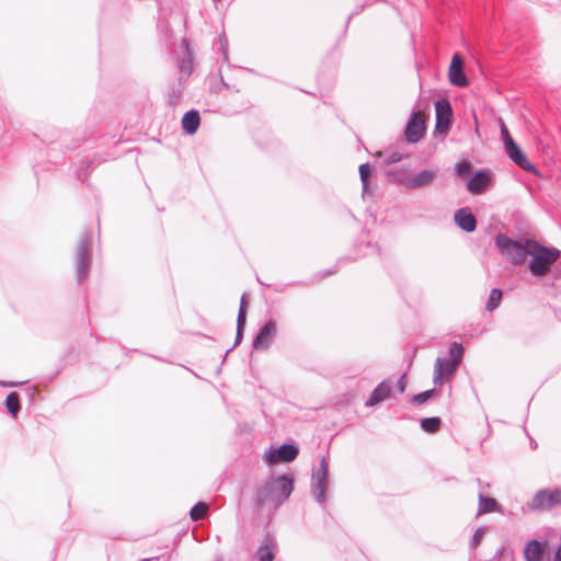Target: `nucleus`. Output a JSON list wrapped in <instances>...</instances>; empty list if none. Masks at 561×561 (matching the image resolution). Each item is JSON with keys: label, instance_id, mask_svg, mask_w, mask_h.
<instances>
[{"label": "nucleus", "instance_id": "e433bc0d", "mask_svg": "<svg viewBox=\"0 0 561 561\" xmlns=\"http://www.w3.org/2000/svg\"><path fill=\"white\" fill-rule=\"evenodd\" d=\"M219 41H220V48L222 50L224 58L227 59V57H228V54H227L228 41H227L226 36H221L219 38Z\"/></svg>", "mask_w": 561, "mask_h": 561}, {"label": "nucleus", "instance_id": "39448f33", "mask_svg": "<svg viewBox=\"0 0 561 561\" xmlns=\"http://www.w3.org/2000/svg\"><path fill=\"white\" fill-rule=\"evenodd\" d=\"M92 260V234L82 233L76 252V275L77 282L81 284L89 275Z\"/></svg>", "mask_w": 561, "mask_h": 561}, {"label": "nucleus", "instance_id": "6ab92c4d", "mask_svg": "<svg viewBox=\"0 0 561 561\" xmlns=\"http://www.w3.org/2000/svg\"><path fill=\"white\" fill-rule=\"evenodd\" d=\"M201 124V116L198 111L191 110L182 117V128L187 135H193L197 131Z\"/></svg>", "mask_w": 561, "mask_h": 561}, {"label": "nucleus", "instance_id": "dca6fc26", "mask_svg": "<svg viewBox=\"0 0 561 561\" xmlns=\"http://www.w3.org/2000/svg\"><path fill=\"white\" fill-rule=\"evenodd\" d=\"M456 225L466 232H472L477 228V219L469 208H460L454 215Z\"/></svg>", "mask_w": 561, "mask_h": 561}, {"label": "nucleus", "instance_id": "7ed1b4c3", "mask_svg": "<svg viewBox=\"0 0 561 561\" xmlns=\"http://www.w3.org/2000/svg\"><path fill=\"white\" fill-rule=\"evenodd\" d=\"M463 347L454 343L449 347V358L437 357L434 366L433 381L435 385L443 383L445 378L453 376L462 360Z\"/></svg>", "mask_w": 561, "mask_h": 561}, {"label": "nucleus", "instance_id": "0eeeda50", "mask_svg": "<svg viewBox=\"0 0 561 561\" xmlns=\"http://www.w3.org/2000/svg\"><path fill=\"white\" fill-rule=\"evenodd\" d=\"M561 504V489H541L533 496L529 508L533 511H550Z\"/></svg>", "mask_w": 561, "mask_h": 561}, {"label": "nucleus", "instance_id": "2eb2a0df", "mask_svg": "<svg viewBox=\"0 0 561 561\" xmlns=\"http://www.w3.org/2000/svg\"><path fill=\"white\" fill-rule=\"evenodd\" d=\"M504 148L508 158L520 169L525 171H531L535 169V167L527 159V157L524 154V152L520 150V148L515 141L510 142V145L505 146Z\"/></svg>", "mask_w": 561, "mask_h": 561}, {"label": "nucleus", "instance_id": "1a4fd4ad", "mask_svg": "<svg viewBox=\"0 0 561 561\" xmlns=\"http://www.w3.org/2000/svg\"><path fill=\"white\" fill-rule=\"evenodd\" d=\"M425 121L419 112H413L405 125L404 136L410 144L419 142L425 135Z\"/></svg>", "mask_w": 561, "mask_h": 561}, {"label": "nucleus", "instance_id": "f704fd0d", "mask_svg": "<svg viewBox=\"0 0 561 561\" xmlns=\"http://www.w3.org/2000/svg\"><path fill=\"white\" fill-rule=\"evenodd\" d=\"M247 308H248V300H247V295L243 294L241 296V300H240V308H239V311H238V314H240L242 311L244 313V320H247Z\"/></svg>", "mask_w": 561, "mask_h": 561}, {"label": "nucleus", "instance_id": "ddd939ff", "mask_svg": "<svg viewBox=\"0 0 561 561\" xmlns=\"http://www.w3.org/2000/svg\"><path fill=\"white\" fill-rule=\"evenodd\" d=\"M548 543L546 541H538L533 539L528 541L524 549V557L526 561H550L547 554Z\"/></svg>", "mask_w": 561, "mask_h": 561}, {"label": "nucleus", "instance_id": "4c0bfd02", "mask_svg": "<svg viewBox=\"0 0 561 561\" xmlns=\"http://www.w3.org/2000/svg\"><path fill=\"white\" fill-rule=\"evenodd\" d=\"M363 9H364V7H358V8H356V10H355V11H353V12L350 14V16H348V21H350V20H351V18H352V16H354L355 14H358L359 12H362V11H363Z\"/></svg>", "mask_w": 561, "mask_h": 561}, {"label": "nucleus", "instance_id": "f257e3e1", "mask_svg": "<svg viewBox=\"0 0 561 561\" xmlns=\"http://www.w3.org/2000/svg\"><path fill=\"white\" fill-rule=\"evenodd\" d=\"M293 491L294 481L290 477L286 474L272 477L257 488L254 496L255 508L263 511L265 506H270L276 510L290 496Z\"/></svg>", "mask_w": 561, "mask_h": 561}, {"label": "nucleus", "instance_id": "9d476101", "mask_svg": "<svg viewBox=\"0 0 561 561\" xmlns=\"http://www.w3.org/2000/svg\"><path fill=\"white\" fill-rule=\"evenodd\" d=\"M277 328L273 320H268L262 325L253 339L252 346L256 351H266L276 336Z\"/></svg>", "mask_w": 561, "mask_h": 561}, {"label": "nucleus", "instance_id": "bb28decb", "mask_svg": "<svg viewBox=\"0 0 561 561\" xmlns=\"http://www.w3.org/2000/svg\"><path fill=\"white\" fill-rule=\"evenodd\" d=\"M208 505L204 502L196 503L190 512V516L193 520H201L204 518L207 512Z\"/></svg>", "mask_w": 561, "mask_h": 561}, {"label": "nucleus", "instance_id": "423d86ee", "mask_svg": "<svg viewBox=\"0 0 561 561\" xmlns=\"http://www.w3.org/2000/svg\"><path fill=\"white\" fill-rule=\"evenodd\" d=\"M329 484V465L325 457H322L318 468L312 469L311 476V493L314 500L324 505L327 501V490Z\"/></svg>", "mask_w": 561, "mask_h": 561}, {"label": "nucleus", "instance_id": "9b49d317", "mask_svg": "<svg viewBox=\"0 0 561 561\" xmlns=\"http://www.w3.org/2000/svg\"><path fill=\"white\" fill-rule=\"evenodd\" d=\"M437 176L436 169H424L420 172L407 176L403 185L409 190H416L433 183Z\"/></svg>", "mask_w": 561, "mask_h": 561}, {"label": "nucleus", "instance_id": "473e14b6", "mask_svg": "<svg viewBox=\"0 0 561 561\" xmlns=\"http://www.w3.org/2000/svg\"><path fill=\"white\" fill-rule=\"evenodd\" d=\"M182 95V85H180L178 89H172L170 92V103H176Z\"/></svg>", "mask_w": 561, "mask_h": 561}, {"label": "nucleus", "instance_id": "f3484780", "mask_svg": "<svg viewBox=\"0 0 561 561\" xmlns=\"http://www.w3.org/2000/svg\"><path fill=\"white\" fill-rule=\"evenodd\" d=\"M392 387L388 380L381 381L370 393L369 398L366 400V407H374L378 403L385 401L391 393Z\"/></svg>", "mask_w": 561, "mask_h": 561}, {"label": "nucleus", "instance_id": "412c9836", "mask_svg": "<svg viewBox=\"0 0 561 561\" xmlns=\"http://www.w3.org/2000/svg\"><path fill=\"white\" fill-rule=\"evenodd\" d=\"M179 85H183L193 71V60L190 53L179 64Z\"/></svg>", "mask_w": 561, "mask_h": 561}, {"label": "nucleus", "instance_id": "c9c22d12", "mask_svg": "<svg viewBox=\"0 0 561 561\" xmlns=\"http://www.w3.org/2000/svg\"><path fill=\"white\" fill-rule=\"evenodd\" d=\"M401 159H402L401 153H399V152H391L389 154L388 159H387V162L389 164H392V163H397V162L401 161Z\"/></svg>", "mask_w": 561, "mask_h": 561}, {"label": "nucleus", "instance_id": "72a5a7b5", "mask_svg": "<svg viewBox=\"0 0 561 561\" xmlns=\"http://www.w3.org/2000/svg\"><path fill=\"white\" fill-rule=\"evenodd\" d=\"M397 390L400 392V393H403L405 391V388H407V375L403 374L397 381Z\"/></svg>", "mask_w": 561, "mask_h": 561}, {"label": "nucleus", "instance_id": "6e6552de", "mask_svg": "<svg viewBox=\"0 0 561 561\" xmlns=\"http://www.w3.org/2000/svg\"><path fill=\"white\" fill-rule=\"evenodd\" d=\"M435 114H436V124L435 129L439 134H445L448 131L451 117H453V108L451 104L447 99H440L435 103Z\"/></svg>", "mask_w": 561, "mask_h": 561}, {"label": "nucleus", "instance_id": "4be33fe9", "mask_svg": "<svg viewBox=\"0 0 561 561\" xmlns=\"http://www.w3.org/2000/svg\"><path fill=\"white\" fill-rule=\"evenodd\" d=\"M496 506L497 502L495 499L484 496L482 492L479 493V515L494 512Z\"/></svg>", "mask_w": 561, "mask_h": 561}, {"label": "nucleus", "instance_id": "4468645a", "mask_svg": "<svg viewBox=\"0 0 561 561\" xmlns=\"http://www.w3.org/2000/svg\"><path fill=\"white\" fill-rule=\"evenodd\" d=\"M298 455V448L291 444H283L280 447L271 449L267 460L270 463L290 462Z\"/></svg>", "mask_w": 561, "mask_h": 561}, {"label": "nucleus", "instance_id": "b1692460", "mask_svg": "<svg viewBox=\"0 0 561 561\" xmlns=\"http://www.w3.org/2000/svg\"><path fill=\"white\" fill-rule=\"evenodd\" d=\"M420 425L424 432L433 434V433H436L439 431L440 425H442V420L437 416L425 417V419L421 420Z\"/></svg>", "mask_w": 561, "mask_h": 561}, {"label": "nucleus", "instance_id": "58836bf2", "mask_svg": "<svg viewBox=\"0 0 561 561\" xmlns=\"http://www.w3.org/2000/svg\"><path fill=\"white\" fill-rule=\"evenodd\" d=\"M335 272H336V268L328 270L327 272H324V273L322 274V276H321V277L323 278V277H325V276L332 275V274H334Z\"/></svg>", "mask_w": 561, "mask_h": 561}, {"label": "nucleus", "instance_id": "a211bd4d", "mask_svg": "<svg viewBox=\"0 0 561 561\" xmlns=\"http://www.w3.org/2000/svg\"><path fill=\"white\" fill-rule=\"evenodd\" d=\"M489 183V173L480 170L476 172L473 176L468 181L467 188L472 194H481L486 190Z\"/></svg>", "mask_w": 561, "mask_h": 561}, {"label": "nucleus", "instance_id": "a878e982", "mask_svg": "<svg viewBox=\"0 0 561 561\" xmlns=\"http://www.w3.org/2000/svg\"><path fill=\"white\" fill-rule=\"evenodd\" d=\"M371 174V167L369 163H363L359 165V176L363 183V195L369 190V176Z\"/></svg>", "mask_w": 561, "mask_h": 561}, {"label": "nucleus", "instance_id": "c85d7f7f", "mask_svg": "<svg viewBox=\"0 0 561 561\" xmlns=\"http://www.w3.org/2000/svg\"><path fill=\"white\" fill-rule=\"evenodd\" d=\"M245 323H247V320H244V313L242 311L237 317V332H236V341H234L233 347L237 346L238 344H240V342L242 341Z\"/></svg>", "mask_w": 561, "mask_h": 561}, {"label": "nucleus", "instance_id": "c756f323", "mask_svg": "<svg viewBox=\"0 0 561 561\" xmlns=\"http://www.w3.org/2000/svg\"><path fill=\"white\" fill-rule=\"evenodd\" d=\"M485 529L483 527H479L470 541V549L474 550L478 548V546L481 543L483 536H484Z\"/></svg>", "mask_w": 561, "mask_h": 561}, {"label": "nucleus", "instance_id": "5701e85b", "mask_svg": "<svg viewBox=\"0 0 561 561\" xmlns=\"http://www.w3.org/2000/svg\"><path fill=\"white\" fill-rule=\"evenodd\" d=\"M5 408L12 416H16L21 409L20 396L18 392H11L5 398Z\"/></svg>", "mask_w": 561, "mask_h": 561}, {"label": "nucleus", "instance_id": "2f4dec72", "mask_svg": "<svg viewBox=\"0 0 561 561\" xmlns=\"http://www.w3.org/2000/svg\"><path fill=\"white\" fill-rule=\"evenodd\" d=\"M471 171V164L468 161H462L456 164V172L459 176L463 178Z\"/></svg>", "mask_w": 561, "mask_h": 561}, {"label": "nucleus", "instance_id": "393cba45", "mask_svg": "<svg viewBox=\"0 0 561 561\" xmlns=\"http://www.w3.org/2000/svg\"><path fill=\"white\" fill-rule=\"evenodd\" d=\"M502 297H503V293L501 289H497V288H493L490 293V296H489V299H488V302L485 305V309L490 312H492L493 310H495L500 304H501V300H502Z\"/></svg>", "mask_w": 561, "mask_h": 561}, {"label": "nucleus", "instance_id": "aec40b11", "mask_svg": "<svg viewBox=\"0 0 561 561\" xmlns=\"http://www.w3.org/2000/svg\"><path fill=\"white\" fill-rule=\"evenodd\" d=\"M274 548V539L270 535H266L262 546L256 550L255 557L259 561H273L275 558Z\"/></svg>", "mask_w": 561, "mask_h": 561}, {"label": "nucleus", "instance_id": "7c9ffc66", "mask_svg": "<svg viewBox=\"0 0 561 561\" xmlns=\"http://www.w3.org/2000/svg\"><path fill=\"white\" fill-rule=\"evenodd\" d=\"M500 129H501V138L503 140L504 147L510 145V142L514 141V139L511 136L507 127L505 126V123L501 118H500Z\"/></svg>", "mask_w": 561, "mask_h": 561}, {"label": "nucleus", "instance_id": "cd10ccee", "mask_svg": "<svg viewBox=\"0 0 561 561\" xmlns=\"http://www.w3.org/2000/svg\"><path fill=\"white\" fill-rule=\"evenodd\" d=\"M435 392H436L435 389H431V390H426V391H423L421 393L414 394L410 399V402L413 405H421V404L427 402L431 398H433Z\"/></svg>", "mask_w": 561, "mask_h": 561}, {"label": "nucleus", "instance_id": "20e7f679", "mask_svg": "<svg viewBox=\"0 0 561 561\" xmlns=\"http://www.w3.org/2000/svg\"><path fill=\"white\" fill-rule=\"evenodd\" d=\"M495 243L500 252L515 265L525 263L531 248L527 242L524 244L503 233L496 236Z\"/></svg>", "mask_w": 561, "mask_h": 561}, {"label": "nucleus", "instance_id": "f8f14e48", "mask_svg": "<svg viewBox=\"0 0 561 561\" xmlns=\"http://www.w3.org/2000/svg\"><path fill=\"white\" fill-rule=\"evenodd\" d=\"M448 78L453 85L465 88L469 84L468 78L463 71V60L458 54L451 58L449 66Z\"/></svg>", "mask_w": 561, "mask_h": 561}, {"label": "nucleus", "instance_id": "f03ea898", "mask_svg": "<svg viewBox=\"0 0 561 561\" xmlns=\"http://www.w3.org/2000/svg\"><path fill=\"white\" fill-rule=\"evenodd\" d=\"M527 244L531 245L528 267L533 275L542 277L548 274L551 265L560 257L561 252L556 248H546L536 241L527 240Z\"/></svg>", "mask_w": 561, "mask_h": 561}]
</instances>
